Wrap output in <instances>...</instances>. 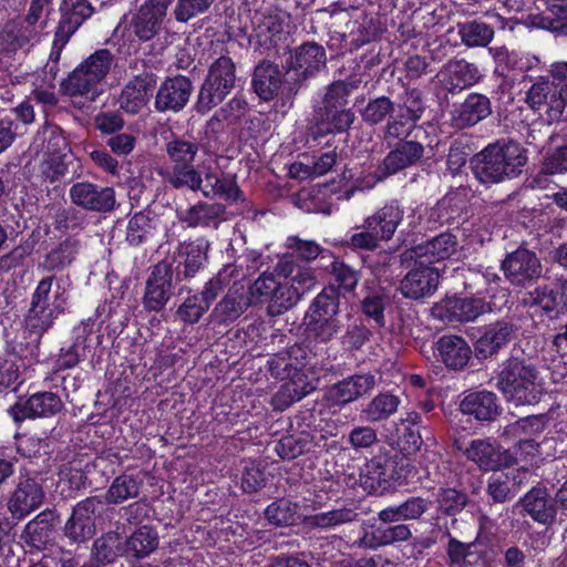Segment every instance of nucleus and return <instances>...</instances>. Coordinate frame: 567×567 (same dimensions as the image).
Masks as SVG:
<instances>
[{"mask_svg": "<svg viewBox=\"0 0 567 567\" xmlns=\"http://www.w3.org/2000/svg\"><path fill=\"white\" fill-rule=\"evenodd\" d=\"M86 225L85 214L73 206L59 208L54 214L53 226L59 231H79Z\"/></svg>", "mask_w": 567, "mask_h": 567, "instance_id": "57", "label": "nucleus"}, {"mask_svg": "<svg viewBox=\"0 0 567 567\" xmlns=\"http://www.w3.org/2000/svg\"><path fill=\"white\" fill-rule=\"evenodd\" d=\"M547 422L548 417L546 414L540 413L528 415L508 424L505 427L504 433L513 437H518L522 435H535L545 430Z\"/></svg>", "mask_w": 567, "mask_h": 567, "instance_id": "56", "label": "nucleus"}, {"mask_svg": "<svg viewBox=\"0 0 567 567\" xmlns=\"http://www.w3.org/2000/svg\"><path fill=\"white\" fill-rule=\"evenodd\" d=\"M156 86V75L152 72H142L130 80L122 89L118 102L120 107L130 114H137L148 103Z\"/></svg>", "mask_w": 567, "mask_h": 567, "instance_id": "27", "label": "nucleus"}, {"mask_svg": "<svg viewBox=\"0 0 567 567\" xmlns=\"http://www.w3.org/2000/svg\"><path fill=\"white\" fill-rule=\"evenodd\" d=\"M298 292L288 281H279L278 288L266 301L268 303L267 312L271 317L280 316L291 309L299 301Z\"/></svg>", "mask_w": 567, "mask_h": 567, "instance_id": "49", "label": "nucleus"}, {"mask_svg": "<svg viewBox=\"0 0 567 567\" xmlns=\"http://www.w3.org/2000/svg\"><path fill=\"white\" fill-rule=\"evenodd\" d=\"M236 83V66L228 56L216 59L208 69L195 105L197 113L206 114L231 92Z\"/></svg>", "mask_w": 567, "mask_h": 567, "instance_id": "6", "label": "nucleus"}, {"mask_svg": "<svg viewBox=\"0 0 567 567\" xmlns=\"http://www.w3.org/2000/svg\"><path fill=\"white\" fill-rule=\"evenodd\" d=\"M54 282V276L44 277L38 282L23 318L27 341L11 343L12 352L30 362L38 359L42 336L53 327L66 307V291Z\"/></svg>", "mask_w": 567, "mask_h": 567, "instance_id": "1", "label": "nucleus"}, {"mask_svg": "<svg viewBox=\"0 0 567 567\" xmlns=\"http://www.w3.org/2000/svg\"><path fill=\"white\" fill-rule=\"evenodd\" d=\"M442 86L456 94L478 82V68L465 60H450L437 73Z\"/></svg>", "mask_w": 567, "mask_h": 567, "instance_id": "28", "label": "nucleus"}, {"mask_svg": "<svg viewBox=\"0 0 567 567\" xmlns=\"http://www.w3.org/2000/svg\"><path fill=\"white\" fill-rule=\"evenodd\" d=\"M458 35L462 43L467 48L487 47L494 39V27L481 20H471L460 23Z\"/></svg>", "mask_w": 567, "mask_h": 567, "instance_id": "44", "label": "nucleus"}, {"mask_svg": "<svg viewBox=\"0 0 567 567\" xmlns=\"http://www.w3.org/2000/svg\"><path fill=\"white\" fill-rule=\"evenodd\" d=\"M435 351L444 365L455 371L464 369L472 357L470 344L455 334L442 336L435 343Z\"/></svg>", "mask_w": 567, "mask_h": 567, "instance_id": "34", "label": "nucleus"}, {"mask_svg": "<svg viewBox=\"0 0 567 567\" xmlns=\"http://www.w3.org/2000/svg\"><path fill=\"white\" fill-rule=\"evenodd\" d=\"M341 323L338 318L309 319L308 331L319 342L328 343L339 333Z\"/></svg>", "mask_w": 567, "mask_h": 567, "instance_id": "61", "label": "nucleus"}, {"mask_svg": "<svg viewBox=\"0 0 567 567\" xmlns=\"http://www.w3.org/2000/svg\"><path fill=\"white\" fill-rule=\"evenodd\" d=\"M95 0H63L60 7L61 19L56 27V50L68 43L71 37L92 17Z\"/></svg>", "mask_w": 567, "mask_h": 567, "instance_id": "21", "label": "nucleus"}, {"mask_svg": "<svg viewBox=\"0 0 567 567\" xmlns=\"http://www.w3.org/2000/svg\"><path fill=\"white\" fill-rule=\"evenodd\" d=\"M69 197L75 207L86 212L106 214L116 207L113 187L102 186L89 181L76 182L69 189Z\"/></svg>", "mask_w": 567, "mask_h": 567, "instance_id": "13", "label": "nucleus"}, {"mask_svg": "<svg viewBox=\"0 0 567 567\" xmlns=\"http://www.w3.org/2000/svg\"><path fill=\"white\" fill-rule=\"evenodd\" d=\"M39 31L19 21H8L0 31V52L11 53L30 43Z\"/></svg>", "mask_w": 567, "mask_h": 567, "instance_id": "41", "label": "nucleus"}, {"mask_svg": "<svg viewBox=\"0 0 567 567\" xmlns=\"http://www.w3.org/2000/svg\"><path fill=\"white\" fill-rule=\"evenodd\" d=\"M287 248L290 250L288 256H292L293 259L300 258L305 261H312L321 255V258H326V254L329 257H333L330 250L322 248L319 244L313 240H305L297 236L287 238Z\"/></svg>", "mask_w": 567, "mask_h": 567, "instance_id": "55", "label": "nucleus"}, {"mask_svg": "<svg viewBox=\"0 0 567 567\" xmlns=\"http://www.w3.org/2000/svg\"><path fill=\"white\" fill-rule=\"evenodd\" d=\"M424 156V146L416 141H403L396 144L378 167L379 179L394 175L405 168L414 166Z\"/></svg>", "mask_w": 567, "mask_h": 567, "instance_id": "25", "label": "nucleus"}, {"mask_svg": "<svg viewBox=\"0 0 567 567\" xmlns=\"http://www.w3.org/2000/svg\"><path fill=\"white\" fill-rule=\"evenodd\" d=\"M484 310L482 299L446 297L432 307L431 313L446 324H457L474 321Z\"/></svg>", "mask_w": 567, "mask_h": 567, "instance_id": "17", "label": "nucleus"}, {"mask_svg": "<svg viewBox=\"0 0 567 567\" xmlns=\"http://www.w3.org/2000/svg\"><path fill=\"white\" fill-rule=\"evenodd\" d=\"M104 508V502L99 496H91L79 502L66 520L64 536L74 544H83L95 534V518Z\"/></svg>", "mask_w": 567, "mask_h": 567, "instance_id": "11", "label": "nucleus"}, {"mask_svg": "<svg viewBox=\"0 0 567 567\" xmlns=\"http://www.w3.org/2000/svg\"><path fill=\"white\" fill-rule=\"evenodd\" d=\"M501 269L506 280L514 287L527 288L538 281L543 265L535 251L524 247L506 255Z\"/></svg>", "mask_w": 567, "mask_h": 567, "instance_id": "8", "label": "nucleus"}, {"mask_svg": "<svg viewBox=\"0 0 567 567\" xmlns=\"http://www.w3.org/2000/svg\"><path fill=\"white\" fill-rule=\"evenodd\" d=\"M43 499L42 485L33 477H21L7 502L11 519L17 524L39 508Z\"/></svg>", "mask_w": 567, "mask_h": 567, "instance_id": "18", "label": "nucleus"}, {"mask_svg": "<svg viewBox=\"0 0 567 567\" xmlns=\"http://www.w3.org/2000/svg\"><path fill=\"white\" fill-rule=\"evenodd\" d=\"M114 65L115 55L110 50H96L62 81V94L79 107L86 106L101 95L103 83Z\"/></svg>", "mask_w": 567, "mask_h": 567, "instance_id": "2", "label": "nucleus"}, {"mask_svg": "<svg viewBox=\"0 0 567 567\" xmlns=\"http://www.w3.org/2000/svg\"><path fill=\"white\" fill-rule=\"evenodd\" d=\"M317 121L328 133L346 132L354 121V113L349 107L331 109L319 107Z\"/></svg>", "mask_w": 567, "mask_h": 567, "instance_id": "48", "label": "nucleus"}, {"mask_svg": "<svg viewBox=\"0 0 567 567\" xmlns=\"http://www.w3.org/2000/svg\"><path fill=\"white\" fill-rule=\"evenodd\" d=\"M400 281L401 293L409 299L419 300L432 296L439 286L437 269L430 267L421 259Z\"/></svg>", "mask_w": 567, "mask_h": 567, "instance_id": "20", "label": "nucleus"}, {"mask_svg": "<svg viewBox=\"0 0 567 567\" xmlns=\"http://www.w3.org/2000/svg\"><path fill=\"white\" fill-rule=\"evenodd\" d=\"M192 92L193 84L188 78H167L158 87L154 106L158 112L177 113L186 106Z\"/></svg>", "mask_w": 567, "mask_h": 567, "instance_id": "23", "label": "nucleus"}, {"mask_svg": "<svg viewBox=\"0 0 567 567\" xmlns=\"http://www.w3.org/2000/svg\"><path fill=\"white\" fill-rule=\"evenodd\" d=\"M518 327L509 319H502L485 326L483 333L474 344L478 359H487L497 354L516 338Z\"/></svg>", "mask_w": 567, "mask_h": 567, "instance_id": "19", "label": "nucleus"}, {"mask_svg": "<svg viewBox=\"0 0 567 567\" xmlns=\"http://www.w3.org/2000/svg\"><path fill=\"white\" fill-rule=\"evenodd\" d=\"M400 402L396 395L380 393L361 410L360 415L369 423H379L392 416L398 411Z\"/></svg>", "mask_w": 567, "mask_h": 567, "instance_id": "45", "label": "nucleus"}, {"mask_svg": "<svg viewBox=\"0 0 567 567\" xmlns=\"http://www.w3.org/2000/svg\"><path fill=\"white\" fill-rule=\"evenodd\" d=\"M339 295L336 289H323L312 301L309 319L337 318L339 312Z\"/></svg>", "mask_w": 567, "mask_h": 567, "instance_id": "54", "label": "nucleus"}, {"mask_svg": "<svg viewBox=\"0 0 567 567\" xmlns=\"http://www.w3.org/2000/svg\"><path fill=\"white\" fill-rule=\"evenodd\" d=\"M396 455L383 447L370 461H368L360 474V483L369 493H382L391 481L400 478L396 471Z\"/></svg>", "mask_w": 567, "mask_h": 567, "instance_id": "14", "label": "nucleus"}, {"mask_svg": "<svg viewBox=\"0 0 567 567\" xmlns=\"http://www.w3.org/2000/svg\"><path fill=\"white\" fill-rule=\"evenodd\" d=\"M298 504L289 499H278L265 511L266 518L276 526H291L298 519Z\"/></svg>", "mask_w": 567, "mask_h": 567, "instance_id": "52", "label": "nucleus"}, {"mask_svg": "<svg viewBox=\"0 0 567 567\" xmlns=\"http://www.w3.org/2000/svg\"><path fill=\"white\" fill-rule=\"evenodd\" d=\"M209 243L196 239L179 243L173 254L175 285L195 278L207 264Z\"/></svg>", "mask_w": 567, "mask_h": 567, "instance_id": "12", "label": "nucleus"}, {"mask_svg": "<svg viewBox=\"0 0 567 567\" xmlns=\"http://www.w3.org/2000/svg\"><path fill=\"white\" fill-rule=\"evenodd\" d=\"M81 243L75 237H66L45 256L44 266L50 271H60L70 266L76 258Z\"/></svg>", "mask_w": 567, "mask_h": 567, "instance_id": "46", "label": "nucleus"}, {"mask_svg": "<svg viewBox=\"0 0 567 567\" xmlns=\"http://www.w3.org/2000/svg\"><path fill=\"white\" fill-rule=\"evenodd\" d=\"M312 444L309 433L287 435L276 444V452L282 460H293L310 451Z\"/></svg>", "mask_w": 567, "mask_h": 567, "instance_id": "53", "label": "nucleus"}, {"mask_svg": "<svg viewBox=\"0 0 567 567\" xmlns=\"http://www.w3.org/2000/svg\"><path fill=\"white\" fill-rule=\"evenodd\" d=\"M412 537L410 527L405 524L392 525L385 528H377L370 535L365 534L360 544L368 548L390 546L395 543L406 542Z\"/></svg>", "mask_w": 567, "mask_h": 567, "instance_id": "43", "label": "nucleus"}, {"mask_svg": "<svg viewBox=\"0 0 567 567\" xmlns=\"http://www.w3.org/2000/svg\"><path fill=\"white\" fill-rule=\"evenodd\" d=\"M439 509L446 515L460 513L467 504V495L455 488H441L436 496Z\"/></svg>", "mask_w": 567, "mask_h": 567, "instance_id": "60", "label": "nucleus"}, {"mask_svg": "<svg viewBox=\"0 0 567 567\" xmlns=\"http://www.w3.org/2000/svg\"><path fill=\"white\" fill-rule=\"evenodd\" d=\"M525 102L533 111L545 109L551 120H558L567 104L554 79L550 80L548 76H539L530 85Z\"/></svg>", "mask_w": 567, "mask_h": 567, "instance_id": "16", "label": "nucleus"}, {"mask_svg": "<svg viewBox=\"0 0 567 567\" xmlns=\"http://www.w3.org/2000/svg\"><path fill=\"white\" fill-rule=\"evenodd\" d=\"M456 237L451 233H442L410 250H405L401 257L403 260L421 259L424 262L432 264L450 258L456 251Z\"/></svg>", "mask_w": 567, "mask_h": 567, "instance_id": "30", "label": "nucleus"}, {"mask_svg": "<svg viewBox=\"0 0 567 567\" xmlns=\"http://www.w3.org/2000/svg\"><path fill=\"white\" fill-rule=\"evenodd\" d=\"M226 207L219 203L198 202L186 210L178 213L179 221L190 228L207 227L224 216Z\"/></svg>", "mask_w": 567, "mask_h": 567, "instance_id": "40", "label": "nucleus"}, {"mask_svg": "<svg viewBox=\"0 0 567 567\" xmlns=\"http://www.w3.org/2000/svg\"><path fill=\"white\" fill-rule=\"evenodd\" d=\"M140 482L133 475L117 476L105 494V501L110 504H121L135 498L140 493Z\"/></svg>", "mask_w": 567, "mask_h": 567, "instance_id": "50", "label": "nucleus"}, {"mask_svg": "<svg viewBox=\"0 0 567 567\" xmlns=\"http://www.w3.org/2000/svg\"><path fill=\"white\" fill-rule=\"evenodd\" d=\"M251 306L245 287L234 285L225 297L215 306L212 318L218 324H229L236 321Z\"/></svg>", "mask_w": 567, "mask_h": 567, "instance_id": "31", "label": "nucleus"}, {"mask_svg": "<svg viewBox=\"0 0 567 567\" xmlns=\"http://www.w3.org/2000/svg\"><path fill=\"white\" fill-rule=\"evenodd\" d=\"M216 0H177L173 9L174 19L186 23L193 18L206 13Z\"/></svg>", "mask_w": 567, "mask_h": 567, "instance_id": "59", "label": "nucleus"}, {"mask_svg": "<svg viewBox=\"0 0 567 567\" xmlns=\"http://www.w3.org/2000/svg\"><path fill=\"white\" fill-rule=\"evenodd\" d=\"M247 112V102L238 96L225 103L206 122L205 135L208 141H217L219 133L224 132L226 125L238 123Z\"/></svg>", "mask_w": 567, "mask_h": 567, "instance_id": "35", "label": "nucleus"}, {"mask_svg": "<svg viewBox=\"0 0 567 567\" xmlns=\"http://www.w3.org/2000/svg\"><path fill=\"white\" fill-rule=\"evenodd\" d=\"M159 218L151 210L135 213L127 223L126 241L131 246H141L152 240L159 226Z\"/></svg>", "mask_w": 567, "mask_h": 567, "instance_id": "38", "label": "nucleus"}, {"mask_svg": "<svg viewBox=\"0 0 567 567\" xmlns=\"http://www.w3.org/2000/svg\"><path fill=\"white\" fill-rule=\"evenodd\" d=\"M453 446L463 453L471 462L475 463L482 471H497L503 466H509L513 457L508 451L503 450L492 439H477L465 443L455 439Z\"/></svg>", "mask_w": 567, "mask_h": 567, "instance_id": "9", "label": "nucleus"}, {"mask_svg": "<svg viewBox=\"0 0 567 567\" xmlns=\"http://www.w3.org/2000/svg\"><path fill=\"white\" fill-rule=\"evenodd\" d=\"M59 514L54 509H44L33 519L27 523L21 540L25 546L37 551H43L52 545L54 539V527L59 522Z\"/></svg>", "mask_w": 567, "mask_h": 567, "instance_id": "22", "label": "nucleus"}, {"mask_svg": "<svg viewBox=\"0 0 567 567\" xmlns=\"http://www.w3.org/2000/svg\"><path fill=\"white\" fill-rule=\"evenodd\" d=\"M252 87L264 101L272 100L280 89L288 99L293 96L288 94V90L285 87V78L282 79L278 65L269 61H262L255 68Z\"/></svg>", "mask_w": 567, "mask_h": 567, "instance_id": "32", "label": "nucleus"}, {"mask_svg": "<svg viewBox=\"0 0 567 567\" xmlns=\"http://www.w3.org/2000/svg\"><path fill=\"white\" fill-rule=\"evenodd\" d=\"M175 284L173 265L167 260H161L151 268L145 281V290L142 305L148 312L162 311L173 295Z\"/></svg>", "mask_w": 567, "mask_h": 567, "instance_id": "10", "label": "nucleus"}, {"mask_svg": "<svg viewBox=\"0 0 567 567\" xmlns=\"http://www.w3.org/2000/svg\"><path fill=\"white\" fill-rule=\"evenodd\" d=\"M496 388L515 406H530L545 394L538 369L528 359L511 355L496 377Z\"/></svg>", "mask_w": 567, "mask_h": 567, "instance_id": "3", "label": "nucleus"}, {"mask_svg": "<svg viewBox=\"0 0 567 567\" xmlns=\"http://www.w3.org/2000/svg\"><path fill=\"white\" fill-rule=\"evenodd\" d=\"M63 408L61 399L52 392H38L25 401H19L11 408L17 422L28 417H49L59 413Z\"/></svg>", "mask_w": 567, "mask_h": 567, "instance_id": "29", "label": "nucleus"}, {"mask_svg": "<svg viewBox=\"0 0 567 567\" xmlns=\"http://www.w3.org/2000/svg\"><path fill=\"white\" fill-rule=\"evenodd\" d=\"M206 186L200 188L205 197H220L229 203L244 200V194L234 177H217L212 172L205 173Z\"/></svg>", "mask_w": 567, "mask_h": 567, "instance_id": "42", "label": "nucleus"}, {"mask_svg": "<svg viewBox=\"0 0 567 567\" xmlns=\"http://www.w3.org/2000/svg\"><path fill=\"white\" fill-rule=\"evenodd\" d=\"M122 551V539L117 533H107L93 543L92 555L100 564H112Z\"/></svg>", "mask_w": 567, "mask_h": 567, "instance_id": "51", "label": "nucleus"}, {"mask_svg": "<svg viewBox=\"0 0 567 567\" xmlns=\"http://www.w3.org/2000/svg\"><path fill=\"white\" fill-rule=\"evenodd\" d=\"M68 172V165L61 156L49 154L39 165V177L42 182L56 183L60 182Z\"/></svg>", "mask_w": 567, "mask_h": 567, "instance_id": "63", "label": "nucleus"}, {"mask_svg": "<svg viewBox=\"0 0 567 567\" xmlns=\"http://www.w3.org/2000/svg\"><path fill=\"white\" fill-rule=\"evenodd\" d=\"M518 504L539 524L549 525L555 519L556 508L545 487H532Z\"/></svg>", "mask_w": 567, "mask_h": 567, "instance_id": "37", "label": "nucleus"}, {"mask_svg": "<svg viewBox=\"0 0 567 567\" xmlns=\"http://www.w3.org/2000/svg\"><path fill=\"white\" fill-rule=\"evenodd\" d=\"M404 209L398 200H391L364 219V227L374 230L383 241L393 238L399 225L403 220Z\"/></svg>", "mask_w": 567, "mask_h": 567, "instance_id": "33", "label": "nucleus"}, {"mask_svg": "<svg viewBox=\"0 0 567 567\" xmlns=\"http://www.w3.org/2000/svg\"><path fill=\"white\" fill-rule=\"evenodd\" d=\"M327 65V53L317 42H305L296 48L289 59L285 74V87L289 95H296L300 87Z\"/></svg>", "mask_w": 567, "mask_h": 567, "instance_id": "7", "label": "nucleus"}, {"mask_svg": "<svg viewBox=\"0 0 567 567\" xmlns=\"http://www.w3.org/2000/svg\"><path fill=\"white\" fill-rule=\"evenodd\" d=\"M125 549L136 558H144L158 547L157 532L148 526L136 529L125 543Z\"/></svg>", "mask_w": 567, "mask_h": 567, "instance_id": "47", "label": "nucleus"}, {"mask_svg": "<svg viewBox=\"0 0 567 567\" xmlns=\"http://www.w3.org/2000/svg\"><path fill=\"white\" fill-rule=\"evenodd\" d=\"M375 383L371 373L351 375L331 385L326 392V400L332 406H343L369 393Z\"/></svg>", "mask_w": 567, "mask_h": 567, "instance_id": "26", "label": "nucleus"}, {"mask_svg": "<svg viewBox=\"0 0 567 567\" xmlns=\"http://www.w3.org/2000/svg\"><path fill=\"white\" fill-rule=\"evenodd\" d=\"M210 144L200 143L188 136L172 135V138L165 144V152L168 159L174 164L172 171L161 173L164 182L175 189L186 188L197 192L203 186V177L194 162L199 153L209 152Z\"/></svg>", "mask_w": 567, "mask_h": 567, "instance_id": "5", "label": "nucleus"}, {"mask_svg": "<svg viewBox=\"0 0 567 567\" xmlns=\"http://www.w3.org/2000/svg\"><path fill=\"white\" fill-rule=\"evenodd\" d=\"M460 409L477 421H493L501 413L497 395L487 390L468 393L461 401Z\"/></svg>", "mask_w": 567, "mask_h": 567, "instance_id": "36", "label": "nucleus"}, {"mask_svg": "<svg viewBox=\"0 0 567 567\" xmlns=\"http://www.w3.org/2000/svg\"><path fill=\"white\" fill-rule=\"evenodd\" d=\"M279 281L276 276L270 272L261 274L249 287L247 291L249 298L252 303H264L266 302L275 289L278 288Z\"/></svg>", "mask_w": 567, "mask_h": 567, "instance_id": "62", "label": "nucleus"}, {"mask_svg": "<svg viewBox=\"0 0 567 567\" xmlns=\"http://www.w3.org/2000/svg\"><path fill=\"white\" fill-rule=\"evenodd\" d=\"M174 0H146L130 21L131 32L143 42L151 41L163 29L168 7Z\"/></svg>", "mask_w": 567, "mask_h": 567, "instance_id": "15", "label": "nucleus"}, {"mask_svg": "<svg viewBox=\"0 0 567 567\" xmlns=\"http://www.w3.org/2000/svg\"><path fill=\"white\" fill-rule=\"evenodd\" d=\"M511 476L505 473L493 474L487 482L486 493L494 503H505L514 497Z\"/></svg>", "mask_w": 567, "mask_h": 567, "instance_id": "64", "label": "nucleus"}, {"mask_svg": "<svg viewBox=\"0 0 567 567\" xmlns=\"http://www.w3.org/2000/svg\"><path fill=\"white\" fill-rule=\"evenodd\" d=\"M526 163V151L519 143L498 141L474 156L472 169L482 184H497L518 176Z\"/></svg>", "mask_w": 567, "mask_h": 567, "instance_id": "4", "label": "nucleus"}, {"mask_svg": "<svg viewBox=\"0 0 567 567\" xmlns=\"http://www.w3.org/2000/svg\"><path fill=\"white\" fill-rule=\"evenodd\" d=\"M276 271L297 290L299 299L316 282L311 269L299 265L292 256H284L277 264Z\"/></svg>", "mask_w": 567, "mask_h": 567, "instance_id": "39", "label": "nucleus"}, {"mask_svg": "<svg viewBox=\"0 0 567 567\" xmlns=\"http://www.w3.org/2000/svg\"><path fill=\"white\" fill-rule=\"evenodd\" d=\"M372 332L361 319L354 320L341 338L342 346L350 352L361 350L371 339Z\"/></svg>", "mask_w": 567, "mask_h": 567, "instance_id": "58", "label": "nucleus"}, {"mask_svg": "<svg viewBox=\"0 0 567 567\" xmlns=\"http://www.w3.org/2000/svg\"><path fill=\"white\" fill-rule=\"evenodd\" d=\"M492 112V103L488 96L481 93H470L462 103L453 105L451 123L457 130L473 127L487 118Z\"/></svg>", "mask_w": 567, "mask_h": 567, "instance_id": "24", "label": "nucleus"}]
</instances>
